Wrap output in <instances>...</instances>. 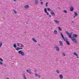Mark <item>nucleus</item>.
Segmentation results:
<instances>
[{
    "instance_id": "obj_1",
    "label": "nucleus",
    "mask_w": 79,
    "mask_h": 79,
    "mask_svg": "<svg viewBox=\"0 0 79 79\" xmlns=\"http://www.w3.org/2000/svg\"><path fill=\"white\" fill-rule=\"evenodd\" d=\"M66 33L68 35L69 38V39H71L73 42H74V43H77L76 39L75 38H77L78 35L76 34H73V37H72V33H69L68 32H67Z\"/></svg>"
},
{
    "instance_id": "obj_2",
    "label": "nucleus",
    "mask_w": 79,
    "mask_h": 79,
    "mask_svg": "<svg viewBox=\"0 0 79 79\" xmlns=\"http://www.w3.org/2000/svg\"><path fill=\"white\" fill-rule=\"evenodd\" d=\"M60 35H61L62 38L63 39L64 41H65L67 45H70V43H69V41H68V39H67V38H64V36L63 35V34L61 32H60Z\"/></svg>"
},
{
    "instance_id": "obj_3",
    "label": "nucleus",
    "mask_w": 79,
    "mask_h": 79,
    "mask_svg": "<svg viewBox=\"0 0 79 79\" xmlns=\"http://www.w3.org/2000/svg\"><path fill=\"white\" fill-rule=\"evenodd\" d=\"M18 53L19 54H21L22 56H24L25 54H24V52H23L22 50H19L18 52Z\"/></svg>"
},
{
    "instance_id": "obj_4",
    "label": "nucleus",
    "mask_w": 79,
    "mask_h": 79,
    "mask_svg": "<svg viewBox=\"0 0 79 79\" xmlns=\"http://www.w3.org/2000/svg\"><path fill=\"white\" fill-rule=\"evenodd\" d=\"M54 48L56 49V51H57V52H59V51H60V48L58 46H55Z\"/></svg>"
},
{
    "instance_id": "obj_5",
    "label": "nucleus",
    "mask_w": 79,
    "mask_h": 79,
    "mask_svg": "<svg viewBox=\"0 0 79 79\" xmlns=\"http://www.w3.org/2000/svg\"><path fill=\"white\" fill-rule=\"evenodd\" d=\"M17 45L19 47H24V45L22 44L21 43H17Z\"/></svg>"
},
{
    "instance_id": "obj_6",
    "label": "nucleus",
    "mask_w": 79,
    "mask_h": 79,
    "mask_svg": "<svg viewBox=\"0 0 79 79\" xmlns=\"http://www.w3.org/2000/svg\"><path fill=\"white\" fill-rule=\"evenodd\" d=\"M54 21L55 22L56 24H60V21L56 20H54Z\"/></svg>"
},
{
    "instance_id": "obj_7",
    "label": "nucleus",
    "mask_w": 79,
    "mask_h": 79,
    "mask_svg": "<svg viewBox=\"0 0 79 79\" xmlns=\"http://www.w3.org/2000/svg\"><path fill=\"white\" fill-rule=\"evenodd\" d=\"M44 11L45 13H46L47 15V16H48V15H49V13L47 12V9H46V8H44Z\"/></svg>"
},
{
    "instance_id": "obj_8",
    "label": "nucleus",
    "mask_w": 79,
    "mask_h": 79,
    "mask_svg": "<svg viewBox=\"0 0 79 79\" xmlns=\"http://www.w3.org/2000/svg\"><path fill=\"white\" fill-rule=\"evenodd\" d=\"M50 13L51 15H52V16H55V14L53 10H51V12Z\"/></svg>"
},
{
    "instance_id": "obj_9",
    "label": "nucleus",
    "mask_w": 79,
    "mask_h": 79,
    "mask_svg": "<svg viewBox=\"0 0 79 79\" xmlns=\"http://www.w3.org/2000/svg\"><path fill=\"white\" fill-rule=\"evenodd\" d=\"M53 34L54 35H57L58 34V31L56 30H55L53 32Z\"/></svg>"
},
{
    "instance_id": "obj_10",
    "label": "nucleus",
    "mask_w": 79,
    "mask_h": 79,
    "mask_svg": "<svg viewBox=\"0 0 79 79\" xmlns=\"http://www.w3.org/2000/svg\"><path fill=\"white\" fill-rule=\"evenodd\" d=\"M0 60L1 61H0V64L1 65H2L3 64V60L2 59V58H0Z\"/></svg>"
},
{
    "instance_id": "obj_11",
    "label": "nucleus",
    "mask_w": 79,
    "mask_h": 79,
    "mask_svg": "<svg viewBox=\"0 0 79 79\" xmlns=\"http://www.w3.org/2000/svg\"><path fill=\"white\" fill-rule=\"evenodd\" d=\"M24 8L25 9H28L29 8V6L28 5H25L24 6Z\"/></svg>"
},
{
    "instance_id": "obj_12",
    "label": "nucleus",
    "mask_w": 79,
    "mask_h": 79,
    "mask_svg": "<svg viewBox=\"0 0 79 79\" xmlns=\"http://www.w3.org/2000/svg\"><path fill=\"white\" fill-rule=\"evenodd\" d=\"M74 18H75L76 16H78V14H77V12H74Z\"/></svg>"
},
{
    "instance_id": "obj_13",
    "label": "nucleus",
    "mask_w": 79,
    "mask_h": 79,
    "mask_svg": "<svg viewBox=\"0 0 79 79\" xmlns=\"http://www.w3.org/2000/svg\"><path fill=\"white\" fill-rule=\"evenodd\" d=\"M32 40L34 42H35V43H37V40L35 39V38H32Z\"/></svg>"
},
{
    "instance_id": "obj_14",
    "label": "nucleus",
    "mask_w": 79,
    "mask_h": 79,
    "mask_svg": "<svg viewBox=\"0 0 79 79\" xmlns=\"http://www.w3.org/2000/svg\"><path fill=\"white\" fill-rule=\"evenodd\" d=\"M73 55H75V56H77V58H79V57L77 56H78V54H77L76 52H74L73 53Z\"/></svg>"
},
{
    "instance_id": "obj_15",
    "label": "nucleus",
    "mask_w": 79,
    "mask_h": 79,
    "mask_svg": "<svg viewBox=\"0 0 79 79\" xmlns=\"http://www.w3.org/2000/svg\"><path fill=\"white\" fill-rule=\"evenodd\" d=\"M35 75L36 77H39V78H40V77H41V76L38 74L35 73Z\"/></svg>"
},
{
    "instance_id": "obj_16",
    "label": "nucleus",
    "mask_w": 79,
    "mask_h": 79,
    "mask_svg": "<svg viewBox=\"0 0 79 79\" xmlns=\"http://www.w3.org/2000/svg\"><path fill=\"white\" fill-rule=\"evenodd\" d=\"M59 44L61 45V46H63V42L61 41H59Z\"/></svg>"
},
{
    "instance_id": "obj_17",
    "label": "nucleus",
    "mask_w": 79,
    "mask_h": 79,
    "mask_svg": "<svg viewBox=\"0 0 79 79\" xmlns=\"http://www.w3.org/2000/svg\"><path fill=\"white\" fill-rule=\"evenodd\" d=\"M59 77L60 79H63V76L61 74H60L59 75Z\"/></svg>"
},
{
    "instance_id": "obj_18",
    "label": "nucleus",
    "mask_w": 79,
    "mask_h": 79,
    "mask_svg": "<svg viewBox=\"0 0 79 79\" xmlns=\"http://www.w3.org/2000/svg\"><path fill=\"white\" fill-rule=\"evenodd\" d=\"M70 10L71 11H73L74 10V7L73 6L71 7Z\"/></svg>"
},
{
    "instance_id": "obj_19",
    "label": "nucleus",
    "mask_w": 79,
    "mask_h": 79,
    "mask_svg": "<svg viewBox=\"0 0 79 79\" xmlns=\"http://www.w3.org/2000/svg\"><path fill=\"white\" fill-rule=\"evenodd\" d=\"M23 79H27V78H26V75H25V74L23 73Z\"/></svg>"
},
{
    "instance_id": "obj_20",
    "label": "nucleus",
    "mask_w": 79,
    "mask_h": 79,
    "mask_svg": "<svg viewBox=\"0 0 79 79\" xmlns=\"http://www.w3.org/2000/svg\"><path fill=\"white\" fill-rule=\"evenodd\" d=\"M35 3L36 4V5L39 4V2L38 1V0H35Z\"/></svg>"
},
{
    "instance_id": "obj_21",
    "label": "nucleus",
    "mask_w": 79,
    "mask_h": 79,
    "mask_svg": "<svg viewBox=\"0 0 79 79\" xmlns=\"http://www.w3.org/2000/svg\"><path fill=\"white\" fill-rule=\"evenodd\" d=\"M31 70H27V73H29V74L31 73Z\"/></svg>"
},
{
    "instance_id": "obj_22",
    "label": "nucleus",
    "mask_w": 79,
    "mask_h": 79,
    "mask_svg": "<svg viewBox=\"0 0 79 79\" xmlns=\"http://www.w3.org/2000/svg\"><path fill=\"white\" fill-rule=\"evenodd\" d=\"M58 28L59 29V30L60 31H62V30L61 29V27H58Z\"/></svg>"
},
{
    "instance_id": "obj_23",
    "label": "nucleus",
    "mask_w": 79,
    "mask_h": 79,
    "mask_svg": "<svg viewBox=\"0 0 79 79\" xmlns=\"http://www.w3.org/2000/svg\"><path fill=\"white\" fill-rule=\"evenodd\" d=\"M62 55L64 56H66V54H65V53L64 52H62Z\"/></svg>"
},
{
    "instance_id": "obj_24",
    "label": "nucleus",
    "mask_w": 79,
    "mask_h": 79,
    "mask_svg": "<svg viewBox=\"0 0 79 79\" xmlns=\"http://www.w3.org/2000/svg\"><path fill=\"white\" fill-rule=\"evenodd\" d=\"M48 2H47L45 4V6L46 7H48Z\"/></svg>"
},
{
    "instance_id": "obj_25",
    "label": "nucleus",
    "mask_w": 79,
    "mask_h": 79,
    "mask_svg": "<svg viewBox=\"0 0 79 79\" xmlns=\"http://www.w3.org/2000/svg\"><path fill=\"white\" fill-rule=\"evenodd\" d=\"M63 12H64V13H68V11L66 10H64L63 11Z\"/></svg>"
},
{
    "instance_id": "obj_26",
    "label": "nucleus",
    "mask_w": 79,
    "mask_h": 79,
    "mask_svg": "<svg viewBox=\"0 0 79 79\" xmlns=\"http://www.w3.org/2000/svg\"><path fill=\"white\" fill-rule=\"evenodd\" d=\"M2 46V42H1L0 43V48H1Z\"/></svg>"
},
{
    "instance_id": "obj_27",
    "label": "nucleus",
    "mask_w": 79,
    "mask_h": 79,
    "mask_svg": "<svg viewBox=\"0 0 79 79\" xmlns=\"http://www.w3.org/2000/svg\"><path fill=\"white\" fill-rule=\"evenodd\" d=\"M13 47L14 48H16V44H14L13 45Z\"/></svg>"
},
{
    "instance_id": "obj_28",
    "label": "nucleus",
    "mask_w": 79,
    "mask_h": 79,
    "mask_svg": "<svg viewBox=\"0 0 79 79\" xmlns=\"http://www.w3.org/2000/svg\"><path fill=\"white\" fill-rule=\"evenodd\" d=\"M13 11H14V13H15V14H16L17 13V11H16V10H14Z\"/></svg>"
},
{
    "instance_id": "obj_29",
    "label": "nucleus",
    "mask_w": 79,
    "mask_h": 79,
    "mask_svg": "<svg viewBox=\"0 0 79 79\" xmlns=\"http://www.w3.org/2000/svg\"><path fill=\"white\" fill-rule=\"evenodd\" d=\"M47 10H48V11H52V10H51V9H50L49 8H48Z\"/></svg>"
},
{
    "instance_id": "obj_30",
    "label": "nucleus",
    "mask_w": 79,
    "mask_h": 79,
    "mask_svg": "<svg viewBox=\"0 0 79 79\" xmlns=\"http://www.w3.org/2000/svg\"><path fill=\"white\" fill-rule=\"evenodd\" d=\"M56 72L58 73V74H59V73H60V71L58 70H56Z\"/></svg>"
},
{
    "instance_id": "obj_31",
    "label": "nucleus",
    "mask_w": 79,
    "mask_h": 79,
    "mask_svg": "<svg viewBox=\"0 0 79 79\" xmlns=\"http://www.w3.org/2000/svg\"><path fill=\"white\" fill-rule=\"evenodd\" d=\"M16 50L17 51H18V50H19V48H16Z\"/></svg>"
},
{
    "instance_id": "obj_32",
    "label": "nucleus",
    "mask_w": 79,
    "mask_h": 79,
    "mask_svg": "<svg viewBox=\"0 0 79 79\" xmlns=\"http://www.w3.org/2000/svg\"><path fill=\"white\" fill-rule=\"evenodd\" d=\"M40 4L41 5H43L44 4V2H40Z\"/></svg>"
},
{
    "instance_id": "obj_33",
    "label": "nucleus",
    "mask_w": 79,
    "mask_h": 79,
    "mask_svg": "<svg viewBox=\"0 0 79 79\" xmlns=\"http://www.w3.org/2000/svg\"><path fill=\"white\" fill-rule=\"evenodd\" d=\"M19 50H23V48H19Z\"/></svg>"
},
{
    "instance_id": "obj_34",
    "label": "nucleus",
    "mask_w": 79,
    "mask_h": 79,
    "mask_svg": "<svg viewBox=\"0 0 79 79\" xmlns=\"http://www.w3.org/2000/svg\"><path fill=\"white\" fill-rule=\"evenodd\" d=\"M49 17H50H50H52V16L50 15H49Z\"/></svg>"
},
{
    "instance_id": "obj_35",
    "label": "nucleus",
    "mask_w": 79,
    "mask_h": 79,
    "mask_svg": "<svg viewBox=\"0 0 79 79\" xmlns=\"http://www.w3.org/2000/svg\"><path fill=\"white\" fill-rule=\"evenodd\" d=\"M71 22L72 23H74V21H72Z\"/></svg>"
},
{
    "instance_id": "obj_36",
    "label": "nucleus",
    "mask_w": 79,
    "mask_h": 79,
    "mask_svg": "<svg viewBox=\"0 0 79 79\" xmlns=\"http://www.w3.org/2000/svg\"><path fill=\"white\" fill-rule=\"evenodd\" d=\"M14 2H16V0H13Z\"/></svg>"
},
{
    "instance_id": "obj_37",
    "label": "nucleus",
    "mask_w": 79,
    "mask_h": 79,
    "mask_svg": "<svg viewBox=\"0 0 79 79\" xmlns=\"http://www.w3.org/2000/svg\"><path fill=\"white\" fill-rule=\"evenodd\" d=\"M6 79H10V78H7Z\"/></svg>"
},
{
    "instance_id": "obj_38",
    "label": "nucleus",
    "mask_w": 79,
    "mask_h": 79,
    "mask_svg": "<svg viewBox=\"0 0 79 79\" xmlns=\"http://www.w3.org/2000/svg\"><path fill=\"white\" fill-rule=\"evenodd\" d=\"M35 72H37V71H36L35 70Z\"/></svg>"
},
{
    "instance_id": "obj_39",
    "label": "nucleus",
    "mask_w": 79,
    "mask_h": 79,
    "mask_svg": "<svg viewBox=\"0 0 79 79\" xmlns=\"http://www.w3.org/2000/svg\"><path fill=\"white\" fill-rule=\"evenodd\" d=\"M40 2H42V0H40Z\"/></svg>"
}]
</instances>
